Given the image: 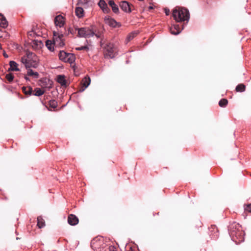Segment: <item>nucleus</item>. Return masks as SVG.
I'll return each mask as SVG.
<instances>
[{"mask_svg": "<svg viewBox=\"0 0 251 251\" xmlns=\"http://www.w3.org/2000/svg\"><path fill=\"white\" fill-rule=\"evenodd\" d=\"M21 61L26 69L36 68L39 65V59L34 53L28 51L25 55L22 57Z\"/></svg>", "mask_w": 251, "mask_h": 251, "instance_id": "1", "label": "nucleus"}, {"mask_svg": "<svg viewBox=\"0 0 251 251\" xmlns=\"http://www.w3.org/2000/svg\"><path fill=\"white\" fill-rule=\"evenodd\" d=\"M173 16L177 22H188L190 16L189 11L184 8L176 7L173 11Z\"/></svg>", "mask_w": 251, "mask_h": 251, "instance_id": "2", "label": "nucleus"}, {"mask_svg": "<svg viewBox=\"0 0 251 251\" xmlns=\"http://www.w3.org/2000/svg\"><path fill=\"white\" fill-rule=\"evenodd\" d=\"M104 56L106 58H113L117 52V48L115 45L111 43H107L104 47Z\"/></svg>", "mask_w": 251, "mask_h": 251, "instance_id": "3", "label": "nucleus"}, {"mask_svg": "<svg viewBox=\"0 0 251 251\" xmlns=\"http://www.w3.org/2000/svg\"><path fill=\"white\" fill-rule=\"evenodd\" d=\"M59 57L61 60L70 64L74 63L75 59V56L74 54L67 53L64 50L60 51Z\"/></svg>", "mask_w": 251, "mask_h": 251, "instance_id": "4", "label": "nucleus"}, {"mask_svg": "<svg viewBox=\"0 0 251 251\" xmlns=\"http://www.w3.org/2000/svg\"><path fill=\"white\" fill-rule=\"evenodd\" d=\"M229 234L231 239L236 244H239L244 241L245 233L243 230H240V231H238L237 232H235L232 230V231H230V233Z\"/></svg>", "mask_w": 251, "mask_h": 251, "instance_id": "5", "label": "nucleus"}, {"mask_svg": "<svg viewBox=\"0 0 251 251\" xmlns=\"http://www.w3.org/2000/svg\"><path fill=\"white\" fill-rule=\"evenodd\" d=\"M78 30V36L79 37L90 38L94 35V32L89 27H81L76 28Z\"/></svg>", "mask_w": 251, "mask_h": 251, "instance_id": "6", "label": "nucleus"}, {"mask_svg": "<svg viewBox=\"0 0 251 251\" xmlns=\"http://www.w3.org/2000/svg\"><path fill=\"white\" fill-rule=\"evenodd\" d=\"M78 218L74 214H70L68 217V223L71 226H75L78 224Z\"/></svg>", "mask_w": 251, "mask_h": 251, "instance_id": "7", "label": "nucleus"}, {"mask_svg": "<svg viewBox=\"0 0 251 251\" xmlns=\"http://www.w3.org/2000/svg\"><path fill=\"white\" fill-rule=\"evenodd\" d=\"M232 230L235 232H237L238 231L242 230V228L238 223L233 222L228 227L229 233H230V231H232Z\"/></svg>", "mask_w": 251, "mask_h": 251, "instance_id": "8", "label": "nucleus"}, {"mask_svg": "<svg viewBox=\"0 0 251 251\" xmlns=\"http://www.w3.org/2000/svg\"><path fill=\"white\" fill-rule=\"evenodd\" d=\"M54 23L56 26L62 27L65 23L63 17L60 15L56 16L54 19Z\"/></svg>", "mask_w": 251, "mask_h": 251, "instance_id": "9", "label": "nucleus"}, {"mask_svg": "<svg viewBox=\"0 0 251 251\" xmlns=\"http://www.w3.org/2000/svg\"><path fill=\"white\" fill-rule=\"evenodd\" d=\"M98 5L105 13H108L110 11L107 4L104 0H100V1L98 3Z\"/></svg>", "mask_w": 251, "mask_h": 251, "instance_id": "10", "label": "nucleus"}, {"mask_svg": "<svg viewBox=\"0 0 251 251\" xmlns=\"http://www.w3.org/2000/svg\"><path fill=\"white\" fill-rule=\"evenodd\" d=\"M120 6L123 11L126 12H130L131 11L129 3L126 1H122L120 4Z\"/></svg>", "mask_w": 251, "mask_h": 251, "instance_id": "11", "label": "nucleus"}, {"mask_svg": "<svg viewBox=\"0 0 251 251\" xmlns=\"http://www.w3.org/2000/svg\"><path fill=\"white\" fill-rule=\"evenodd\" d=\"M104 21L106 24L114 27L117 26L118 25V23L114 19L110 18L109 16L105 17Z\"/></svg>", "mask_w": 251, "mask_h": 251, "instance_id": "12", "label": "nucleus"}, {"mask_svg": "<svg viewBox=\"0 0 251 251\" xmlns=\"http://www.w3.org/2000/svg\"><path fill=\"white\" fill-rule=\"evenodd\" d=\"M171 33L174 35H177L181 32V29L178 25H174L170 28Z\"/></svg>", "mask_w": 251, "mask_h": 251, "instance_id": "13", "label": "nucleus"}, {"mask_svg": "<svg viewBox=\"0 0 251 251\" xmlns=\"http://www.w3.org/2000/svg\"><path fill=\"white\" fill-rule=\"evenodd\" d=\"M56 33L54 32H53V35H54V42H59V46L60 47H63L64 45V43L63 41L62 38L63 37V35L62 34H61L60 35H58L57 36H56Z\"/></svg>", "mask_w": 251, "mask_h": 251, "instance_id": "14", "label": "nucleus"}, {"mask_svg": "<svg viewBox=\"0 0 251 251\" xmlns=\"http://www.w3.org/2000/svg\"><path fill=\"white\" fill-rule=\"evenodd\" d=\"M108 3L111 7L112 10L114 13H119V7L113 0H108Z\"/></svg>", "mask_w": 251, "mask_h": 251, "instance_id": "15", "label": "nucleus"}, {"mask_svg": "<svg viewBox=\"0 0 251 251\" xmlns=\"http://www.w3.org/2000/svg\"><path fill=\"white\" fill-rule=\"evenodd\" d=\"M91 79L89 76L85 77L82 80L81 83L84 87L80 91H84L90 84Z\"/></svg>", "mask_w": 251, "mask_h": 251, "instance_id": "16", "label": "nucleus"}, {"mask_svg": "<svg viewBox=\"0 0 251 251\" xmlns=\"http://www.w3.org/2000/svg\"><path fill=\"white\" fill-rule=\"evenodd\" d=\"M101 241L100 240H96L95 239L91 241V247L94 250L97 251L100 248V244Z\"/></svg>", "mask_w": 251, "mask_h": 251, "instance_id": "17", "label": "nucleus"}, {"mask_svg": "<svg viewBox=\"0 0 251 251\" xmlns=\"http://www.w3.org/2000/svg\"><path fill=\"white\" fill-rule=\"evenodd\" d=\"M75 12L76 16L79 18H82L84 16V10L82 7H76Z\"/></svg>", "mask_w": 251, "mask_h": 251, "instance_id": "18", "label": "nucleus"}, {"mask_svg": "<svg viewBox=\"0 0 251 251\" xmlns=\"http://www.w3.org/2000/svg\"><path fill=\"white\" fill-rule=\"evenodd\" d=\"M8 25V23L5 18L0 14V26L5 28Z\"/></svg>", "mask_w": 251, "mask_h": 251, "instance_id": "19", "label": "nucleus"}, {"mask_svg": "<svg viewBox=\"0 0 251 251\" xmlns=\"http://www.w3.org/2000/svg\"><path fill=\"white\" fill-rule=\"evenodd\" d=\"M9 65L10 68L9 69V70L12 71H19V69L18 68V64L16 62L14 61H10L9 62Z\"/></svg>", "mask_w": 251, "mask_h": 251, "instance_id": "20", "label": "nucleus"}, {"mask_svg": "<svg viewBox=\"0 0 251 251\" xmlns=\"http://www.w3.org/2000/svg\"><path fill=\"white\" fill-rule=\"evenodd\" d=\"M27 70V75L28 76H33L34 78H37L39 77V73L37 72H34L30 68L26 69Z\"/></svg>", "mask_w": 251, "mask_h": 251, "instance_id": "21", "label": "nucleus"}, {"mask_svg": "<svg viewBox=\"0 0 251 251\" xmlns=\"http://www.w3.org/2000/svg\"><path fill=\"white\" fill-rule=\"evenodd\" d=\"M54 43H52L51 41L48 40L46 42V46L47 48L51 51L54 50Z\"/></svg>", "mask_w": 251, "mask_h": 251, "instance_id": "22", "label": "nucleus"}, {"mask_svg": "<svg viewBox=\"0 0 251 251\" xmlns=\"http://www.w3.org/2000/svg\"><path fill=\"white\" fill-rule=\"evenodd\" d=\"M57 82L60 83L61 86H66V81L64 75H59L57 76Z\"/></svg>", "mask_w": 251, "mask_h": 251, "instance_id": "23", "label": "nucleus"}, {"mask_svg": "<svg viewBox=\"0 0 251 251\" xmlns=\"http://www.w3.org/2000/svg\"><path fill=\"white\" fill-rule=\"evenodd\" d=\"M37 226L40 228L45 226V221L41 216H39L37 218Z\"/></svg>", "mask_w": 251, "mask_h": 251, "instance_id": "24", "label": "nucleus"}, {"mask_svg": "<svg viewBox=\"0 0 251 251\" xmlns=\"http://www.w3.org/2000/svg\"><path fill=\"white\" fill-rule=\"evenodd\" d=\"M23 92L25 95H31L32 93V88L30 86L23 87L22 88Z\"/></svg>", "mask_w": 251, "mask_h": 251, "instance_id": "25", "label": "nucleus"}, {"mask_svg": "<svg viewBox=\"0 0 251 251\" xmlns=\"http://www.w3.org/2000/svg\"><path fill=\"white\" fill-rule=\"evenodd\" d=\"M35 93L33 95L36 96H41L44 93V91L39 88H36L34 90Z\"/></svg>", "mask_w": 251, "mask_h": 251, "instance_id": "26", "label": "nucleus"}, {"mask_svg": "<svg viewBox=\"0 0 251 251\" xmlns=\"http://www.w3.org/2000/svg\"><path fill=\"white\" fill-rule=\"evenodd\" d=\"M245 90V86L243 84H238L236 87L237 92H243Z\"/></svg>", "mask_w": 251, "mask_h": 251, "instance_id": "27", "label": "nucleus"}, {"mask_svg": "<svg viewBox=\"0 0 251 251\" xmlns=\"http://www.w3.org/2000/svg\"><path fill=\"white\" fill-rule=\"evenodd\" d=\"M49 104L50 107L55 108L57 106V102L55 100H50L49 101Z\"/></svg>", "mask_w": 251, "mask_h": 251, "instance_id": "28", "label": "nucleus"}, {"mask_svg": "<svg viewBox=\"0 0 251 251\" xmlns=\"http://www.w3.org/2000/svg\"><path fill=\"white\" fill-rule=\"evenodd\" d=\"M228 103V101L226 99H222L219 102V104L221 107H225Z\"/></svg>", "mask_w": 251, "mask_h": 251, "instance_id": "29", "label": "nucleus"}, {"mask_svg": "<svg viewBox=\"0 0 251 251\" xmlns=\"http://www.w3.org/2000/svg\"><path fill=\"white\" fill-rule=\"evenodd\" d=\"M137 34V32L135 31V32H131L128 35L126 39L128 41H129L132 40Z\"/></svg>", "mask_w": 251, "mask_h": 251, "instance_id": "30", "label": "nucleus"}, {"mask_svg": "<svg viewBox=\"0 0 251 251\" xmlns=\"http://www.w3.org/2000/svg\"><path fill=\"white\" fill-rule=\"evenodd\" d=\"M5 77H6V78L7 79V80L9 82H11L13 80L14 76L12 74L9 73V74H6Z\"/></svg>", "mask_w": 251, "mask_h": 251, "instance_id": "31", "label": "nucleus"}, {"mask_svg": "<svg viewBox=\"0 0 251 251\" xmlns=\"http://www.w3.org/2000/svg\"><path fill=\"white\" fill-rule=\"evenodd\" d=\"M244 209L246 211L251 212V203L245 204Z\"/></svg>", "mask_w": 251, "mask_h": 251, "instance_id": "32", "label": "nucleus"}, {"mask_svg": "<svg viewBox=\"0 0 251 251\" xmlns=\"http://www.w3.org/2000/svg\"><path fill=\"white\" fill-rule=\"evenodd\" d=\"M75 49L77 50H88L89 48L87 46H83L80 47L76 48Z\"/></svg>", "mask_w": 251, "mask_h": 251, "instance_id": "33", "label": "nucleus"}, {"mask_svg": "<svg viewBox=\"0 0 251 251\" xmlns=\"http://www.w3.org/2000/svg\"><path fill=\"white\" fill-rule=\"evenodd\" d=\"M109 251H116V248L113 246H110L108 248Z\"/></svg>", "mask_w": 251, "mask_h": 251, "instance_id": "34", "label": "nucleus"}, {"mask_svg": "<svg viewBox=\"0 0 251 251\" xmlns=\"http://www.w3.org/2000/svg\"><path fill=\"white\" fill-rule=\"evenodd\" d=\"M164 11H165V13L166 15H169V14H170V10H169V9H168L167 8H165L164 9Z\"/></svg>", "mask_w": 251, "mask_h": 251, "instance_id": "35", "label": "nucleus"}, {"mask_svg": "<svg viewBox=\"0 0 251 251\" xmlns=\"http://www.w3.org/2000/svg\"><path fill=\"white\" fill-rule=\"evenodd\" d=\"M94 35H95L97 38H100V36H101V34L100 33H94Z\"/></svg>", "mask_w": 251, "mask_h": 251, "instance_id": "36", "label": "nucleus"}, {"mask_svg": "<svg viewBox=\"0 0 251 251\" xmlns=\"http://www.w3.org/2000/svg\"><path fill=\"white\" fill-rule=\"evenodd\" d=\"M24 78L26 80V81H30V79L29 78V77L27 76V75H25L24 76Z\"/></svg>", "mask_w": 251, "mask_h": 251, "instance_id": "37", "label": "nucleus"}, {"mask_svg": "<svg viewBox=\"0 0 251 251\" xmlns=\"http://www.w3.org/2000/svg\"><path fill=\"white\" fill-rule=\"evenodd\" d=\"M33 34H34V33L33 31H30L28 33V36H32Z\"/></svg>", "mask_w": 251, "mask_h": 251, "instance_id": "38", "label": "nucleus"}, {"mask_svg": "<svg viewBox=\"0 0 251 251\" xmlns=\"http://www.w3.org/2000/svg\"><path fill=\"white\" fill-rule=\"evenodd\" d=\"M3 55L5 57V58H8V56L7 54H6L5 53H3Z\"/></svg>", "mask_w": 251, "mask_h": 251, "instance_id": "39", "label": "nucleus"}, {"mask_svg": "<svg viewBox=\"0 0 251 251\" xmlns=\"http://www.w3.org/2000/svg\"><path fill=\"white\" fill-rule=\"evenodd\" d=\"M36 42L37 43V45H38V43H39V44H42V42L41 41H36Z\"/></svg>", "mask_w": 251, "mask_h": 251, "instance_id": "40", "label": "nucleus"}, {"mask_svg": "<svg viewBox=\"0 0 251 251\" xmlns=\"http://www.w3.org/2000/svg\"><path fill=\"white\" fill-rule=\"evenodd\" d=\"M152 8H153L152 6H150L149 7V9H152Z\"/></svg>", "mask_w": 251, "mask_h": 251, "instance_id": "41", "label": "nucleus"}, {"mask_svg": "<svg viewBox=\"0 0 251 251\" xmlns=\"http://www.w3.org/2000/svg\"><path fill=\"white\" fill-rule=\"evenodd\" d=\"M100 45H101V47L102 46V41L100 42Z\"/></svg>", "mask_w": 251, "mask_h": 251, "instance_id": "42", "label": "nucleus"}]
</instances>
